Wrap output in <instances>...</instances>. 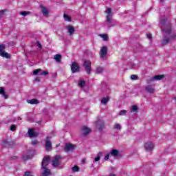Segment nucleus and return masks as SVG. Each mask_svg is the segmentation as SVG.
Wrapping results in <instances>:
<instances>
[{"instance_id": "obj_39", "label": "nucleus", "mask_w": 176, "mask_h": 176, "mask_svg": "<svg viewBox=\"0 0 176 176\" xmlns=\"http://www.w3.org/2000/svg\"><path fill=\"white\" fill-rule=\"evenodd\" d=\"M24 176H34V173L32 172H26Z\"/></svg>"}, {"instance_id": "obj_13", "label": "nucleus", "mask_w": 176, "mask_h": 176, "mask_svg": "<svg viewBox=\"0 0 176 176\" xmlns=\"http://www.w3.org/2000/svg\"><path fill=\"white\" fill-rule=\"evenodd\" d=\"M28 134L30 138H35V137H37L38 135V133L34 132V129H29Z\"/></svg>"}, {"instance_id": "obj_25", "label": "nucleus", "mask_w": 176, "mask_h": 176, "mask_svg": "<svg viewBox=\"0 0 176 176\" xmlns=\"http://www.w3.org/2000/svg\"><path fill=\"white\" fill-rule=\"evenodd\" d=\"M54 59L56 61V63H61V55L56 54L54 57Z\"/></svg>"}, {"instance_id": "obj_29", "label": "nucleus", "mask_w": 176, "mask_h": 176, "mask_svg": "<svg viewBox=\"0 0 176 176\" xmlns=\"http://www.w3.org/2000/svg\"><path fill=\"white\" fill-rule=\"evenodd\" d=\"M102 71H104V69L101 67H98L96 68V74H101L102 72Z\"/></svg>"}, {"instance_id": "obj_7", "label": "nucleus", "mask_w": 176, "mask_h": 176, "mask_svg": "<svg viewBox=\"0 0 176 176\" xmlns=\"http://www.w3.org/2000/svg\"><path fill=\"white\" fill-rule=\"evenodd\" d=\"M60 159L61 157L60 155H56L52 160V166L54 167H57L60 164Z\"/></svg>"}, {"instance_id": "obj_21", "label": "nucleus", "mask_w": 176, "mask_h": 176, "mask_svg": "<svg viewBox=\"0 0 176 176\" xmlns=\"http://www.w3.org/2000/svg\"><path fill=\"white\" fill-rule=\"evenodd\" d=\"M131 112L132 113H137L138 112V107L137 105H133L131 107Z\"/></svg>"}, {"instance_id": "obj_36", "label": "nucleus", "mask_w": 176, "mask_h": 176, "mask_svg": "<svg viewBox=\"0 0 176 176\" xmlns=\"http://www.w3.org/2000/svg\"><path fill=\"white\" fill-rule=\"evenodd\" d=\"M100 36L103 38V41H108V36L107 34H100Z\"/></svg>"}, {"instance_id": "obj_22", "label": "nucleus", "mask_w": 176, "mask_h": 176, "mask_svg": "<svg viewBox=\"0 0 176 176\" xmlns=\"http://www.w3.org/2000/svg\"><path fill=\"white\" fill-rule=\"evenodd\" d=\"M113 129L117 130V131H120V130H122V125L119 123H116L113 126Z\"/></svg>"}, {"instance_id": "obj_34", "label": "nucleus", "mask_w": 176, "mask_h": 176, "mask_svg": "<svg viewBox=\"0 0 176 176\" xmlns=\"http://www.w3.org/2000/svg\"><path fill=\"white\" fill-rule=\"evenodd\" d=\"M6 46L5 45V44H1L0 45V53L3 52V50H5Z\"/></svg>"}, {"instance_id": "obj_14", "label": "nucleus", "mask_w": 176, "mask_h": 176, "mask_svg": "<svg viewBox=\"0 0 176 176\" xmlns=\"http://www.w3.org/2000/svg\"><path fill=\"white\" fill-rule=\"evenodd\" d=\"M145 90L147 91V93H150V94H153V93H155V88H153L152 85L146 86Z\"/></svg>"}, {"instance_id": "obj_47", "label": "nucleus", "mask_w": 176, "mask_h": 176, "mask_svg": "<svg viewBox=\"0 0 176 176\" xmlns=\"http://www.w3.org/2000/svg\"><path fill=\"white\" fill-rule=\"evenodd\" d=\"M173 100H175L176 101V97H175V98H173Z\"/></svg>"}, {"instance_id": "obj_18", "label": "nucleus", "mask_w": 176, "mask_h": 176, "mask_svg": "<svg viewBox=\"0 0 176 176\" xmlns=\"http://www.w3.org/2000/svg\"><path fill=\"white\" fill-rule=\"evenodd\" d=\"M110 155L111 156H113V157H118V156H119V151L116 149H112L110 151Z\"/></svg>"}, {"instance_id": "obj_32", "label": "nucleus", "mask_w": 176, "mask_h": 176, "mask_svg": "<svg viewBox=\"0 0 176 176\" xmlns=\"http://www.w3.org/2000/svg\"><path fill=\"white\" fill-rule=\"evenodd\" d=\"M85 80H79L78 81V86L80 87H85Z\"/></svg>"}, {"instance_id": "obj_43", "label": "nucleus", "mask_w": 176, "mask_h": 176, "mask_svg": "<svg viewBox=\"0 0 176 176\" xmlns=\"http://www.w3.org/2000/svg\"><path fill=\"white\" fill-rule=\"evenodd\" d=\"M147 38H148V39H151V38H152V34H151V33H148V34H147Z\"/></svg>"}, {"instance_id": "obj_2", "label": "nucleus", "mask_w": 176, "mask_h": 176, "mask_svg": "<svg viewBox=\"0 0 176 176\" xmlns=\"http://www.w3.org/2000/svg\"><path fill=\"white\" fill-rule=\"evenodd\" d=\"M50 160V157L45 156L41 164V170H43L42 173H41V176H49L50 175V169L46 168L49 166V161Z\"/></svg>"}, {"instance_id": "obj_45", "label": "nucleus", "mask_w": 176, "mask_h": 176, "mask_svg": "<svg viewBox=\"0 0 176 176\" xmlns=\"http://www.w3.org/2000/svg\"><path fill=\"white\" fill-rule=\"evenodd\" d=\"M38 47H42V45H41L40 43H38Z\"/></svg>"}, {"instance_id": "obj_19", "label": "nucleus", "mask_w": 176, "mask_h": 176, "mask_svg": "<svg viewBox=\"0 0 176 176\" xmlns=\"http://www.w3.org/2000/svg\"><path fill=\"white\" fill-rule=\"evenodd\" d=\"M102 156V152H99L97 154L96 157L94 158V163H96V162H100V160L101 159Z\"/></svg>"}, {"instance_id": "obj_1", "label": "nucleus", "mask_w": 176, "mask_h": 176, "mask_svg": "<svg viewBox=\"0 0 176 176\" xmlns=\"http://www.w3.org/2000/svg\"><path fill=\"white\" fill-rule=\"evenodd\" d=\"M166 21L167 19L161 18L159 25L162 32H165L162 40L163 46L176 39V33H171V23H167Z\"/></svg>"}, {"instance_id": "obj_8", "label": "nucleus", "mask_w": 176, "mask_h": 176, "mask_svg": "<svg viewBox=\"0 0 176 176\" xmlns=\"http://www.w3.org/2000/svg\"><path fill=\"white\" fill-rule=\"evenodd\" d=\"M72 72L75 74V72H79V65L76 62H74L71 65Z\"/></svg>"}, {"instance_id": "obj_40", "label": "nucleus", "mask_w": 176, "mask_h": 176, "mask_svg": "<svg viewBox=\"0 0 176 176\" xmlns=\"http://www.w3.org/2000/svg\"><path fill=\"white\" fill-rule=\"evenodd\" d=\"M5 12H6V10L0 11V17H3V16L5 15Z\"/></svg>"}, {"instance_id": "obj_42", "label": "nucleus", "mask_w": 176, "mask_h": 176, "mask_svg": "<svg viewBox=\"0 0 176 176\" xmlns=\"http://www.w3.org/2000/svg\"><path fill=\"white\" fill-rule=\"evenodd\" d=\"M36 144H38V141L36 140H34L32 142V145H36Z\"/></svg>"}, {"instance_id": "obj_5", "label": "nucleus", "mask_w": 176, "mask_h": 176, "mask_svg": "<svg viewBox=\"0 0 176 176\" xmlns=\"http://www.w3.org/2000/svg\"><path fill=\"white\" fill-rule=\"evenodd\" d=\"M84 66L86 69V72L88 75H90V72L91 71V62L90 60H85L84 62Z\"/></svg>"}, {"instance_id": "obj_20", "label": "nucleus", "mask_w": 176, "mask_h": 176, "mask_svg": "<svg viewBox=\"0 0 176 176\" xmlns=\"http://www.w3.org/2000/svg\"><path fill=\"white\" fill-rule=\"evenodd\" d=\"M0 56H1V57H4L5 58H10V54L5 51L1 52Z\"/></svg>"}, {"instance_id": "obj_11", "label": "nucleus", "mask_w": 176, "mask_h": 176, "mask_svg": "<svg viewBox=\"0 0 176 176\" xmlns=\"http://www.w3.org/2000/svg\"><path fill=\"white\" fill-rule=\"evenodd\" d=\"M96 127L98 129L99 131H102L104 129V121L101 120H98L96 122Z\"/></svg>"}, {"instance_id": "obj_9", "label": "nucleus", "mask_w": 176, "mask_h": 176, "mask_svg": "<svg viewBox=\"0 0 176 176\" xmlns=\"http://www.w3.org/2000/svg\"><path fill=\"white\" fill-rule=\"evenodd\" d=\"M46 151H52V142H50V137L47 136L45 140Z\"/></svg>"}, {"instance_id": "obj_17", "label": "nucleus", "mask_w": 176, "mask_h": 176, "mask_svg": "<svg viewBox=\"0 0 176 176\" xmlns=\"http://www.w3.org/2000/svg\"><path fill=\"white\" fill-rule=\"evenodd\" d=\"M82 131L84 135H87V134H89V133H90L91 131V129L84 126L82 127Z\"/></svg>"}, {"instance_id": "obj_26", "label": "nucleus", "mask_w": 176, "mask_h": 176, "mask_svg": "<svg viewBox=\"0 0 176 176\" xmlns=\"http://www.w3.org/2000/svg\"><path fill=\"white\" fill-rule=\"evenodd\" d=\"M27 102H28V104H38V100H36V99H32V100H27Z\"/></svg>"}, {"instance_id": "obj_44", "label": "nucleus", "mask_w": 176, "mask_h": 176, "mask_svg": "<svg viewBox=\"0 0 176 176\" xmlns=\"http://www.w3.org/2000/svg\"><path fill=\"white\" fill-rule=\"evenodd\" d=\"M109 159V154H107V155H105L104 157V160H108Z\"/></svg>"}, {"instance_id": "obj_6", "label": "nucleus", "mask_w": 176, "mask_h": 176, "mask_svg": "<svg viewBox=\"0 0 176 176\" xmlns=\"http://www.w3.org/2000/svg\"><path fill=\"white\" fill-rule=\"evenodd\" d=\"M75 145L71 143H66L65 145V152H72L75 150Z\"/></svg>"}, {"instance_id": "obj_37", "label": "nucleus", "mask_w": 176, "mask_h": 176, "mask_svg": "<svg viewBox=\"0 0 176 176\" xmlns=\"http://www.w3.org/2000/svg\"><path fill=\"white\" fill-rule=\"evenodd\" d=\"M39 75H41V76L43 75L44 76H46V75H49V72L44 71L43 72L39 73Z\"/></svg>"}, {"instance_id": "obj_41", "label": "nucleus", "mask_w": 176, "mask_h": 176, "mask_svg": "<svg viewBox=\"0 0 176 176\" xmlns=\"http://www.w3.org/2000/svg\"><path fill=\"white\" fill-rule=\"evenodd\" d=\"M16 125H12L10 126V130L11 131H14V130H16Z\"/></svg>"}, {"instance_id": "obj_30", "label": "nucleus", "mask_w": 176, "mask_h": 176, "mask_svg": "<svg viewBox=\"0 0 176 176\" xmlns=\"http://www.w3.org/2000/svg\"><path fill=\"white\" fill-rule=\"evenodd\" d=\"M41 72H43L42 69H35L34 71H33V74L39 75V74H41Z\"/></svg>"}, {"instance_id": "obj_23", "label": "nucleus", "mask_w": 176, "mask_h": 176, "mask_svg": "<svg viewBox=\"0 0 176 176\" xmlns=\"http://www.w3.org/2000/svg\"><path fill=\"white\" fill-rule=\"evenodd\" d=\"M164 78V75H157L153 77V80H162Z\"/></svg>"}, {"instance_id": "obj_16", "label": "nucleus", "mask_w": 176, "mask_h": 176, "mask_svg": "<svg viewBox=\"0 0 176 176\" xmlns=\"http://www.w3.org/2000/svg\"><path fill=\"white\" fill-rule=\"evenodd\" d=\"M41 12L45 17L49 16V10H47L45 6H41Z\"/></svg>"}, {"instance_id": "obj_28", "label": "nucleus", "mask_w": 176, "mask_h": 176, "mask_svg": "<svg viewBox=\"0 0 176 176\" xmlns=\"http://www.w3.org/2000/svg\"><path fill=\"white\" fill-rule=\"evenodd\" d=\"M126 114H127V111L126 110H121L119 113L120 116H126Z\"/></svg>"}, {"instance_id": "obj_4", "label": "nucleus", "mask_w": 176, "mask_h": 176, "mask_svg": "<svg viewBox=\"0 0 176 176\" xmlns=\"http://www.w3.org/2000/svg\"><path fill=\"white\" fill-rule=\"evenodd\" d=\"M108 54V48L107 46H104L101 48L100 52V58L102 60H105V58L107 57V54Z\"/></svg>"}, {"instance_id": "obj_46", "label": "nucleus", "mask_w": 176, "mask_h": 176, "mask_svg": "<svg viewBox=\"0 0 176 176\" xmlns=\"http://www.w3.org/2000/svg\"><path fill=\"white\" fill-rule=\"evenodd\" d=\"M36 82H39V79L36 78Z\"/></svg>"}, {"instance_id": "obj_15", "label": "nucleus", "mask_w": 176, "mask_h": 176, "mask_svg": "<svg viewBox=\"0 0 176 176\" xmlns=\"http://www.w3.org/2000/svg\"><path fill=\"white\" fill-rule=\"evenodd\" d=\"M23 160H28L32 157V154H31V151H28L27 153L23 154Z\"/></svg>"}, {"instance_id": "obj_27", "label": "nucleus", "mask_w": 176, "mask_h": 176, "mask_svg": "<svg viewBox=\"0 0 176 176\" xmlns=\"http://www.w3.org/2000/svg\"><path fill=\"white\" fill-rule=\"evenodd\" d=\"M108 101H109V97L102 98V100H101L102 104H107L108 102Z\"/></svg>"}, {"instance_id": "obj_12", "label": "nucleus", "mask_w": 176, "mask_h": 176, "mask_svg": "<svg viewBox=\"0 0 176 176\" xmlns=\"http://www.w3.org/2000/svg\"><path fill=\"white\" fill-rule=\"evenodd\" d=\"M66 30H67L68 33L69 34V35H74V32H75V28H74V26L72 25H67L65 26Z\"/></svg>"}, {"instance_id": "obj_38", "label": "nucleus", "mask_w": 176, "mask_h": 176, "mask_svg": "<svg viewBox=\"0 0 176 176\" xmlns=\"http://www.w3.org/2000/svg\"><path fill=\"white\" fill-rule=\"evenodd\" d=\"M72 171H74V173H76L78 171H79V167L75 166L72 168Z\"/></svg>"}, {"instance_id": "obj_31", "label": "nucleus", "mask_w": 176, "mask_h": 176, "mask_svg": "<svg viewBox=\"0 0 176 176\" xmlns=\"http://www.w3.org/2000/svg\"><path fill=\"white\" fill-rule=\"evenodd\" d=\"M20 14L21 16H24L25 17V16H28V14H31V12L23 11L21 12Z\"/></svg>"}, {"instance_id": "obj_24", "label": "nucleus", "mask_w": 176, "mask_h": 176, "mask_svg": "<svg viewBox=\"0 0 176 176\" xmlns=\"http://www.w3.org/2000/svg\"><path fill=\"white\" fill-rule=\"evenodd\" d=\"M0 94H1L6 100L8 98L6 94H5V89L3 87H0Z\"/></svg>"}, {"instance_id": "obj_35", "label": "nucleus", "mask_w": 176, "mask_h": 176, "mask_svg": "<svg viewBox=\"0 0 176 176\" xmlns=\"http://www.w3.org/2000/svg\"><path fill=\"white\" fill-rule=\"evenodd\" d=\"M131 80H137V79H138V76L133 74L131 76Z\"/></svg>"}, {"instance_id": "obj_10", "label": "nucleus", "mask_w": 176, "mask_h": 176, "mask_svg": "<svg viewBox=\"0 0 176 176\" xmlns=\"http://www.w3.org/2000/svg\"><path fill=\"white\" fill-rule=\"evenodd\" d=\"M154 146H155L152 142H147V143H145L144 144V148L146 151H147V152H151V151L153 150Z\"/></svg>"}, {"instance_id": "obj_3", "label": "nucleus", "mask_w": 176, "mask_h": 176, "mask_svg": "<svg viewBox=\"0 0 176 176\" xmlns=\"http://www.w3.org/2000/svg\"><path fill=\"white\" fill-rule=\"evenodd\" d=\"M106 13L107 16L104 25L107 28H111V27H113L115 25L113 22H112V10H111V8H107Z\"/></svg>"}, {"instance_id": "obj_33", "label": "nucleus", "mask_w": 176, "mask_h": 176, "mask_svg": "<svg viewBox=\"0 0 176 176\" xmlns=\"http://www.w3.org/2000/svg\"><path fill=\"white\" fill-rule=\"evenodd\" d=\"M63 17L66 21H71V18L69 17V16H68V14H64Z\"/></svg>"}]
</instances>
